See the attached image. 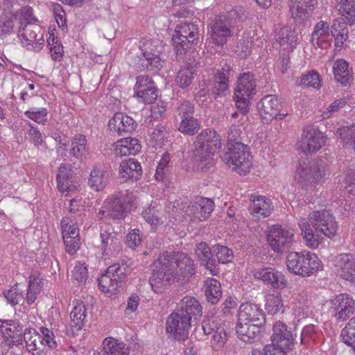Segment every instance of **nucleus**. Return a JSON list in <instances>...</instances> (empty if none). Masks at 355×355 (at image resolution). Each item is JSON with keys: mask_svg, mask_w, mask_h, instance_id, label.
I'll list each match as a JSON object with an SVG mask.
<instances>
[{"mask_svg": "<svg viewBox=\"0 0 355 355\" xmlns=\"http://www.w3.org/2000/svg\"><path fill=\"white\" fill-rule=\"evenodd\" d=\"M252 40L250 37L240 40L235 48L236 53L242 58H245L251 53Z\"/></svg>", "mask_w": 355, "mask_h": 355, "instance_id": "obj_57", "label": "nucleus"}, {"mask_svg": "<svg viewBox=\"0 0 355 355\" xmlns=\"http://www.w3.org/2000/svg\"><path fill=\"white\" fill-rule=\"evenodd\" d=\"M62 237L78 236L79 229L76 224L67 217H64L61 220Z\"/></svg>", "mask_w": 355, "mask_h": 355, "instance_id": "obj_55", "label": "nucleus"}, {"mask_svg": "<svg viewBox=\"0 0 355 355\" xmlns=\"http://www.w3.org/2000/svg\"><path fill=\"white\" fill-rule=\"evenodd\" d=\"M258 109L260 116L266 123L271 121L272 119H283L287 113H279L281 104L276 96L266 95L258 103Z\"/></svg>", "mask_w": 355, "mask_h": 355, "instance_id": "obj_18", "label": "nucleus"}, {"mask_svg": "<svg viewBox=\"0 0 355 355\" xmlns=\"http://www.w3.org/2000/svg\"><path fill=\"white\" fill-rule=\"evenodd\" d=\"M191 323L188 316L174 311L167 317L166 329L175 340L184 341L188 338Z\"/></svg>", "mask_w": 355, "mask_h": 355, "instance_id": "obj_16", "label": "nucleus"}, {"mask_svg": "<svg viewBox=\"0 0 355 355\" xmlns=\"http://www.w3.org/2000/svg\"><path fill=\"white\" fill-rule=\"evenodd\" d=\"M41 338L44 344L45 349H55L57 347V343L55 340L53 332L48 328L42 327L40 329Z\"/></svg>", "mask_w": 355, "mask_h": 355, "instance_id": "obj_61", "label": "nucleus"}, {"mask_svg": "<svg viewBox=\"0 0 355 355\" xmlns=\"http://www.w3.org/2000/svg\"><path fill=\"white\" fill-rule=\"evenodd\" d=\"M129 271L130 267L124 263L110 266L98 279L99 288L105 293L114 295L125 280Z\"/></svg>", "mask_w": 355, "mask_h": 355, "instance_id": "obj_8", "label": "nucleus"}, {"mask_svg": "<svg viewBox=\"0 0 355 355\" xmlns=\"http://www.w3.org/2000/svg\"><path fill=\"white\" fill-rule=\"evenodd\" d=\"M299 226L306 245L313 249L317 248L323 239L318 232L332 238L338 230L335 218L326 209L312 211L309 215V221L303 218Z\"/></svg>", "mask_w": 355, "mask_h": 355, "instance_id": "obj_2", "label": "nucleus"}, {"mask_svg": "<svg viewBox=\"0 0 355 355\" xmlns=\"http://www.w3.org/2000/svg\"><path fill=\"white\" fill-rule=\"evenodd\" d=\"M135 89L137 97L144 103H153L157 98L155 83L148 76L141 75L137 77Z\"/></svg>", "mask_w": 355, "mask_h": 355, "instance_id": "obj_20", "label": "nucleus"}, {"mask_svg": "<svg viewBox=\"0 0 355 355\" xmlns=\"http://www.w3.org/2000/svg\"><path fill=\"white\" fill-rule=\"evenodd\" d=\"M237 322L263 326L266 323V315L259 305L249 302L242 303L239 309Z\"/></svg>", "mask_w": 355, "mask_h": 355, "instance_id": "obj_17", "label": "nucleus"}, {"mask_svg": "<svg viewBox=\"0 0 355 355\" xmlns=\"http://www.w3.org/2000/svg\"><path fill=\"white\" fill-rule=\"evenodd\" d=\"M329 175L328 164L322 159H305L299 163L295 180L304 190H313Z\"/></svg>", "mask_w": 355, "mask_h": 355, "instance_id": "obj_3", "label": "nucleus"}, {"mask_svg": "<svg viewBox=\"0 0 355 355\" xmlns=\"http://www.w3.org/2000/svg\"><path fill=\"white\" fill-rule=\"evenodd\" d=\"M336 266L340 269L343 279L355 283V256L340 254L336 257Z\"/></svg>", "mask_w": 355, "mask_h": 355, "instance_id": "obj_31", "label": "nucleus"}, {"mask_svg": "<svg viewBox=\"0 0 355 355\" xmlns=\"http://www.w3.org/2000/svg\"><path fill=\"white\" fill-rule=\"evenodd\" d=\"M254 277L270 284L274 288L283 289L287 286V281L284 274L270 267L255 269Z\"/></svg>", "mask_w": 355, "mask_h": 355, "instance_id": "obj_21", "label": "nucleus"}, {"mask_svg": "<svg viewBox=\"0 0 355 355\" xmlns=\"http://www.w3.org/2000/svg\"><path fill=\"white\" fill-rule=\"evenodd\" d=\"M194 107L189 101H184L176 109V121H184L193 117Z\"/></svg>", "mask_w": 355, "mask_h": 355, "instance_id": "obj_53", "label": "nucleus"}, {"mask_svg": "<svg viewBox=\"0 0 355 355\" xmlns=\"http://www.w3.org/2000/svg\"><path fill=\"white\" fill-rule=\"evenodd\" d=\"M24 340L26 348L29 352H32L33 355H46L41 335L35 329H25Z\"/></svg>", "mask_w": 355, "mask_h": 355, "instance_id": "obj_34", "label": "nucleus"}, {"mask_svg": "<svg viewBox=\"0 0 355 355\" xmlns=\"http://www.w3.org/2000/svg\"><path fill=\"white\" fill-rule=\"evenodd\" d=\"M293 230L279 225H275L268 228L267 241L272 250L282 253L289 249L294 241Z\"/></svg>", "mask_w": 355, "mask_h": 355, "instance_id": "obj_13", "label": "nucleus"}, {"mask_svg": "<svg viewBox=\"0 0 355 355\" xmlns=\"http://www.w3.org/2000/svg\"><path fill=\"white\" fill-rule=\"evenodd\" d=\"M133 202L132 196L125 191L115 193L107 199L102 210L98 212V217L107 216L110 218L117 219L123 216L128 211Z\"/></svg>", "mask_w": 355, "mask_h": 355, "instance_id": "obj_10", "label": "nucleus"}, {"mask_svg": "<svg viewBox=\"0 0 355 355\" xmlns=\"http://www.w3.org/2000/svg\"><path fill=\"white\" fill-rule=\"evenodd\" d=\"M13 20L6 15L0 16V39L10 35L13 31Z\"/></svg>", "mask_w": 355, "mask_h": 355, "instance_id": "obj_59", "label": "nucleus"}, {"mask_svg": "<svg viewBox=\"0 0 355 355\" xmlns=\"http://www.w3.org/2000/svg\"><path fill=\"white\" fill-rule=\"evenodd\" d=\"M331 309L338 320L344 321L348 319L354 312L355 302L347 293L337 295L331 301Z\"/></svg>", "mask_w": 355, "mask_h": 355, "instance_id": "obj_19", "label": "nucleus"}, {"mask_svg": "<svg viewBox=\"0 0 355 355\" xmlns=\"http://www.w3.org/2000/svg\"><path fill=\"white\" fill-rule=\"evenodd\" d=\"M297 83L298 85L303 87H313L318 88L320 86L319 74L315 71H311L309 73L302 76Z\"/></svg>", "mask_w": 355, "mask_h": 355, "instance_id": "obj_54", "label": "nucleus"}, {"mask_svg": "<svg viewBox=\"0 0 355 355\" xmlns=\"http://www.w3.org/2000/svg\"><path fill=\"white\" fill-rule=\"evenodd\" d=\"M239 19L236 10H232L224 15L216 16L211 21L208 28V40L216 46H222L227 39L233 33V30Z\"/></svg>", "mask_w": 355, "mask_h": 355, "instance_id": "obj_4", "label": "nucleus"}, {"mask_svg": "<svg viewBox=\"0 0 355 355\" xmlns=\"http://www.w3.org/2000/svg\"><path fill=\"white\" fill-rule=\"evenodd\" d=\"M108 181L107 171L101 165H96L92 170L88 185L95 191L103 190Z\"/></svg>", "mask_w": 355, "mask_h": 355, "instance_id": "obj_40", "label": "nucleus"}, {"mask_svg": "<svg viewBox=\"0 0 355 355\" xmlns=\"http://www.w3.org/2000/svg\"><path fill=\"white\" fill-rule=\"evenodd\" d=\"M263 326L252 324L250 323L237 322L236 325V333L239 340L245 343H253L259 338L261 329Z\"/></svg>", "mask_w": 355, "mask_h": 355, "instance_id": "obj_36", "label": "nucleus"}, {"mask_svg": "<svg viewBox=\"0 0 355 355\" xmlns=\"http://www.w3.org/2000/svg\"><path fill=\"white\" fill-rule=\"evenodd\" d=\"M223 161L240 175H245L252 166V157L247 145L236 143L227 148Z\"/></svg>", "mask_w": 355, "mask_h": 355, "instance_id": "obj_7", "label": "nucleus"}, {"mask_svg": "<svg viewBox=\"0 0 355 355\" xmlns=\"http://www.w3.org/2000/svg\"><path fill=\"white\" fill-rule=\"evenodd\" d=\"M213 252L215 253L218 262L227 263L232 261L234 255L232 250L227 246L215 245L213 246Z\"/></svg>", "mask_w": 355, "mask_h": 355, "instance_id": "obj_52", "label": "nucleus"}, {"mask_svg": "<svg viewBox=\"0 0 355 355\" xmlns=\"http://www.w3.org/2000/svg\"><path fill=\"white\" fill-rule=\"evenodd\" d=\"M142 173L141 164L133 158L124 159L120 164L119 174L123 182L137 181L141 178Z\"/></svg>", "mask_w": 355, "mask_h": 355, "instance_id": "obj_28", "label": "nucleus"}, {"mask_svg": "<svg viewBox=\"0 0 355 355\" xmlns=\"http://www.w3.org/2000/svg\"><path fill=\"white\" fill-rule=\"evenodd\" d=\"M25 116L38 123H44L47 121L48 112L46 108L30 110L24 112Z\"/></svg>", "mask_w": 355, "mask_h": 355, "instance_id": "obj_60", "label": "nucleus"}, {"mask_svg": "<svg viewBox=\"0 0 355 355\" xmlns=\"http://www.w3.org/2000/svg\"><path fill=\"white\" fill-rule=\"evenodd\" d=\"M256 80L254 75L250 72L240 75L235 88L234 95L236 105L243 112L247 111L250 100L255 94Z\"/></svg>", "mask_w": 355, "mask_h": 355, "instance_id": "obj_11", "label": "nucleus"}, {"mask_svg": "<svg viewBox=\"0 0 355 355\" xmlns=\"http://www.w3.org/2000/svg\"><path fill=\"white\" fill-rule=\"evenodd\" d=\"M139 66L137 68L140 70H159L162 67V62L160 58L151 52L147 51L143 52L141 57L139 58Z\"/></svg>", "mask_w": 355, "mask_h": 355, "instance_id": "obj_43", "label": "nucleus"}, {"mask_svg": "<svg viewBox=\"0 0 355 355\" xmlns=\"http://www.w3.org/2000/svg\"><path fill=\"white\" fill-rule=\"evenodd\" d=\"M200 128L199 121L193 117L189 119L182 121L180 122L178 130L184 135L193 136L196 135Z\"/></svg>", "mask_w": 355, "mask_h": 355, "instance_id": "obj_49", "label": "nucleus"}, {"mask_svg": "<svg viewBox=\"0 0 355 355\" xmlns=\"http://www.w3.org/2000/svg\"><path fill=\"white\" fill-rule=\"evenodd\" d=\"M283 308V302L280 295H270L267 297L266 309L270 314L275 315Z\"/></svg>", "mask_w": 355, "mask_h": 355, "instance_id": "obj_56", "label": "nucleus"}, {"mask_svg": "<svg viewBox=\"0 0 355 355\" xmlns=\"http://www.w3.org/2000/svg\"><path fill=\"white\" fill-rule=\"evenodd\" d=\"M108 127L111 131L123 135L132 132L137 127V123L129 116L122 112H117L109 121Z\"/></svg>", "mask_w": 355, "mask_h": 355, "instance_id": "obj_29", "label": "nucleus"}, {"mask_svg": "<svg viewBox=\"0 0 355 355\" xmlns=\"http://www.w3.org/2000/svg\"><path fill=\"white\" fill-rule=\"evenodd\" d=\"M271 343L269 344V352L277 351L278 355H288L295 345V338L286 324L281 321L275 322L272 327Z\"/></svg>", "mask_w": 355, "mask_h": 355, "instance_id": "obj_9", "label": "nucleus"}, {"mask_svg": "<svg viewBox=\"0 0 355 355\" xmlns=\"http://www.w3.org/2000/svg\"><path fill=\"white\" fill-rule=\"evenodd\" d=\"M87 139L85 135H76L71 142L70 154L78 159H82L87 155Z\"/></svg>", "mask_w": 355, "mask_h": 355, "instance_id": "obj_47", "label": "nucleus"}, {"mask_svg": "<svg viewBox=\"0 0 355 355\" xmlns=\"http://www.w3.org/2000/svg\"><path fill=\"white\" fill-rule=\"evenodd\" d=\"M195 71L193 66L190 64L182 66L176 76L175 83L177 85L181 88L188 87L193 81Z\"/></svg>", "mask_w": 355, "mask_h": 355, "instance_id": "obj_45", "label": "nucleus"}, {"mask_svg": "<svg viewBox=\"0 0 355 355\" xmlns=\"http://www.w3.org/2000/svg\"><path fill=\"white\" fill-rule=\"evenodd\" d=\"M288 7L291 17L297 23L304 22L309 17V10L313 12L315 8L314 3H307L293 0H289Z\"/></svg>", "mask_w": 355, "mask_h": 355, "instance_id": "obj_35", "label": "nucleus"}, {"mask_svg": "<svg viewBox=\"0 0 355 355\" xmlns=\"http://www.w3.org/2000/svg\"><path fill=\"white\" fill-rule=\"evenodd\" d=\"M337 9L349 25L355 22V0H338Z\"/></svg>", "mask_w": 355, "mask_h": 355, "instance_id": "obj_46", "label": "nucleus"}, {"mask_svg": "<svg viewBox=\"0 0 355 355\" xmlns=\"http://www.w3.org/2000/svg\"><path fill=\"white\" fill-rule=\"evenodd\" d=\"M275 40L284 50H293L297 44V36L290 27H284L275 35Z\"/></svg>", "mask_w": 355, "mask_h": 355, "instance_id": "obj_42", "label": "nucleus"}, {"mask_svg": "<svg viewBox=\"0 0 355 355\" xmlns=\"http://www.w3.org/2000/svg\"><path fill=\"white\" fill-rule=\"evenodd\" d=\"M221 139L214 130H205L196 137L192 156L195 160L202 162L210 155H214L221 146Z\"/></svg>", "mask_w": 355, "mask_h": 355, "instance_id": "obj_6", "label": "nucleus"}, {"mask_svg": "<svg viewBox=\"0 0 355 355\" xmlns=\"http://www.w3.org/2000/svg\"><path fill=\"white\" fill-rule=\"evenodd\" d=\"M19 29L18 36L21 39V44L29 50L39 51L44 44L43 31L37 24L30 23Z\"/></svg>", "mask_w": 355, "mask_h": 355, "instance_id": "obj_15", "label": "nucleus"}, {"mask_svg": "<svg viewBox=\"0 0 355 355\" xmlns=\"http://www.w3.org/2000/svg\"><path fill=\"white\" fill-rule=\"evenodd\" d=\"M293 311L298 317H306L309 314V306L306 300L302 297L295 298L293 302Z\"/></svg>", "mask_w": 355, "mask_h": 355, "instance_id": "obj_63", "label": "nucleus"}, {"mask_svg": "<svg viewBox=\"0 0 355 355\" xmlns=\"http://www.w3.org/2000/svg\"><path fill=\"white\" fill-rule=\"evenodd\" d=\"M103 349L101 352L105 355H129L130 348L122 341L107 337L103 341Z\"/></svg>", "mask_w": 355, "mask_h": 355, "instance_id": "obj_37", "label": "nucleus"}, {"mask_svg": "<svg viewBox=\"0 0 355 355\" xmlns=\"http://www.w3.org/2000/svg\"><path fill=\"white\" fill-rule=\"evenodd\" d=\"M330 35V25L327 21L320 20L315 24L311 35V43L315 48L327 49L331 46L328 39Z\"/></svg>", "mask_w": 355, "mask_h": 355, "instance_id": "obj_26", "label": "nucleus"}, {"mask_svg": "<svg viewBox=\"0 0 355 355\" xmlns=\"http://www.w3.org/2000/svg\"><path fill=\"white\" fill-rule=\"evenodd\" d=\"M193 260L182 252L162 254L154 263L153 279L164 286L174 282L187 281L195 273Z\"/></svg>", "mask_w": 355, "mask_h": 355, "instance_id": "obj_1", "label": "nucleus"}, {"mask_svg": "<svg viewBox=\"0 0 355 355\" xmlns=\"http://www.w3.org/2000/svg\"><path fill=\"white\" fill-rule=\"evenodd\" d=\"M214 202L208 198L198 197L187 208V213L193 219L200 221L207 220L214 210Z\"/></svg>", "mask_w": 355, "mask_h": 355, "instance_id": "obj_24", "label": "nucleus"}, {"mask_svg": "<svg viewBox=\"0 0 355 355\" xmlns=\"http://www.w3.org/2000/svg\"><path fill=\"white\" fill-rule=\"evenodd\" d=\"M286 266L291 272L302 277L311 276L322 269V263L318 256L309 251L289 253Z\"/></svg>", "mask_w": 355, "mask_h": 355, "instance_id": "obj_5", "label": "nucleus"}, {"mask_svg": "<svg viewBox=\"0 0 355 355\" xmlns=\"http://www.w3.org/2000/svg\"><path fill=\"white\" fill-rule=\"evenodd\" d=\"M205 295L209 302L215 304L222 297L220 283L213 278H209L205 282Z\"/></svg>", "mask_w": 355, "mask_h": 355, "instance_id": "obj_44", "label": "nucleus"}, {"mask_svg": "<svg viewBox=\"0 0 355 355\" xmlns=\"http://www.w3.org/2000/svg\"><path fill=\"white\" fill-rule=\"evenodd\" d=\"M72 276L79 284L85 283L88 277V272L85 264L78 262L72 271Z\"/></svg>", "mask_w": 355, "mask_h": 355, "instance_id": "obj_62", "label": "nucleus"}, {"mask_svg": "<svg viewBox=\"0 0 355 355\" xmlns=\"http://www.w3.org/2000/svg\"><path fill=\"white\" fill-rule=\"evenodd\" d=\"M336 134L346 144H349L355 151V125L342 127L337 130Z\"/></svg>", "mask_w": 355, "mask_h": 355, "instance_id": "obj_50", "label": "nucleus"}, {"mask_svg": "<svg viewBox=\"0 0 355 355\" xmlns=\"http://www.w3.org/2000/svg\"><path fill=\"white\" fill-rule=\"evenodd\" d=\"M272 209V201L264 196H254L249 208L250 214L257 218L269 216Z\"/></svg>", "mask_w": 355, "mask_h": 355, "instance_id": "obj_32", "label": "nucleus"}, {"mask_svg": "<svg viewBox=\"0 0 355 355\" xmlns=\"http://www.w3.org/2000/svg\"><path fill=\"white\" fill-rule=\"evenodd\" d=\"M142 216L145 220L150 225L152 229L155 230L157 227L162 223L159 216V211L155 206H150L142 212Z\"/></svg>", "mask_w": 355, "mask_h": 355, "instance_id": "obj_51", "label": "nucleus"}, {"mask_svg": "<svg viewBox=\"0 0 355 355\" xmlns=\"http://www.w3.org/2000/svg\"><path fill=\"white\" fill-rule=\"evenodd\" d=\"M25 330L23 326L14 320H6L2 333V343L9 348L21 343Z\"/></svg>", "mask_w": 355, "mask_h": 355, "instance_id": "obj_23", "label": "nucleus"}, {"mask_svg": "<svg viewBox=\"0 0 355 355\" xmlns=\"http://www.w3.org/2000/svg\"><path fill=\"white\" fill-rule=\"evenodd\" d=\"M347 101L348 98L346 97L334 101L327 107V111L322 114L323 118H330L334 112H338L340 108L343 107L347 104Z\"/></svg>", "mask_w": 355, "mask_h": 355, "instance_id": "obj_64", "label": "nucleus"}, {"mask_svg": "<svg viewBox=\"0 0 355 355\" xmlns=\"http://www.w3.org/2000/svg\"><path fill=\"white\" fill-rule=\"evenodd\" d=\"M198 28L193 23H184L176 26L172 42L177 54H182L198 40Z\"/></svg>", "mask_w": 355, "mask_h": 355, "instance_id": "obj_12", "label": "nucleus"}, {"mask_svg": "<svg viewBox=\"0 0 355 355\" xmlns=\"http://www.w3.org/2000/svg\"><path fill=\"white\" fill-rule=\"evenodd\" d=\"M141 150V145L137 139L126 137L116 141L114 154L118 157L135 155Z\"/></svg>", "mask_w": 355, "mask_h": 355, "instance_id": "obj_39", "label": "nucleus"}, {"mask_svg": "<svg viewBox=\"0 0 355 355\" xmlns=\"http://www.w3.org/2000/svg\"><path fill=\"white\" fill-rule=\"evenodd\" d=\"M100 238L101 241V248L105 257H115L121 251V241L115 234H112L107 230H101Z\"/></svg>", "mask_w": 355, "mask_h": 355, "instance_id": "obj_30", "label": "nucleus"}, {"mask_svg": "<svg viewBox=\"0 0 355 355\" xmlns=\"http://www.w3.org/2000/svg\"><path fill=\"white\" fill-rule=\"evenodd\" d=\"M233 73L230 65L225 64L221 69H218L215 74V82L212 87V93L216 96L226 95L228 89L229 78Z\"/></svg>", "mask_w": 355, "mask_h": 355, "instance_id": "obj_33", "label": "nucleus"}, {"mask_svg": "<svg viewBox=\"0 0 355 355\" xmlns=\"http://www.w3.org/2000/svg\"><path fill=\"white\" fill-rule=\"evenodd\" d=\"M202 328L205 334H211L212 341L223 346L227 340V334L222 321L216 317H209L203 320Z\"/></svg>", "mask_w": 355, "mask_h": 355, "instance_id": "obj_22", "label": "nucleus"}, {"mask_svg": "<svg viewBox=\"0 0 355 355\" xmlns=\"http://www.w3.org/2000/svg\"><path fill=\"white\" fill-rule=\"evenodd\" d=\"M343 343L350 346L355 352V318H351L341 331Z\"/></svg>", "mask_w": 355, "mask_h": 355, "instance_id": "obj_48", "label": "nucleus"}, {"mask_svg": "<svg viewBox=\"0 0 355 355\" xmlns=\"http://www.w3.org/2000/svg\"><path fill=\"white\" fill-rule=\"evenodd\" d=\"M213 249L211 250L206 242H200L196 245L195 254L200 264L209 270L211 275H217L219 269L213 257Z\"/></svg>", "mask_w": 355, "mask_h": 355, "instance_id": "obj_25", "label": "nucleus"}, {"mask_svg": "<svg viewBox=\"0 0 355 355\" xmlns=\"http://www.w3.org/2000/svg\"><path fill=\"white\" fill-rule=\"evenodd\" d=\"M4 297L12 306L19 304L24 299L23 291L16 284L8 291L3 292Z\"/></svg>", "mask_w": 355, "mask_h": 355, "instance_id": "obj_58", "label": "nucleus"}, {"mask_svg": "<svg viewBox=\"0 0 355 355\" xmlns=\"http://www.w3.org/2000/svg\"><path fill=\"white\" fill-rule=\"evenodd\" d=\"M175 311L186 317L188 316L191 321H196L201 317L202 307L196 298L187 295L178 304Z\"/></svg>", "mask_w": 355, "mask_h": 355, "instance_id": "obj_27", "label": "nucleus"}, {"mask_svg": "<svg viewBox=\"0 0 355 355\" xmlns=\"http://www.w3.org/2000/svg\"><path fill=\"white\" fill-rule=\"evenodd\" d=\"M87 311L85 303L82 301L76 302L71 313V326L76 328V331L82 329L87 322Z\"/></svg>", "mask_w": 355, "mask_h": 355, "instance_id": "obj_41", "label": "nucleus"}, {"mask_svg": "<svg viewBox=\"0 0 355 355\" xmlns=\"http://www.w3.org/2000/svg\"><path fill=\"white\" fill-rule=\"evenodd\" d=\"M326 142L323 133L314 125H307L303 131L299 148L304 154L315 153L318 151Z\"/></svg>", "mask_w": 355, "mask_h": 355, "instance_id": "obj_14", "label": "nucleus"}, {"mask_svg": "<svg viewBox=\"0 0 355 355\" xmlns=\"http://www.w3.org/2000/svg\"><path fill=\"white\" fill-rule=\"evenodd\" d=\"M333 71L334 78L337 82L343 86L350 85L353 80V74L346 60L343 59L337 60L334 64Z\"/></svg>", "mask_w": 355, "mask_h": 355, "instance_id": "obj_38", "label": "nucleus"}]
</instances>
